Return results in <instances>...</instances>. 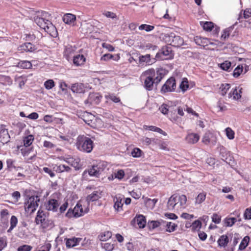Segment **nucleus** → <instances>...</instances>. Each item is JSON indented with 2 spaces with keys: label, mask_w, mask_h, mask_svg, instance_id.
<instances>
[{
  "label": "nucleus",
  "mask_w": 251,
  "mask_h": 251,
  "mask_svg": "<svg viewBox=\"0 0 251 251\" xmlns=\"http://www.w3.org/2000/svg\"><path fill=\"white\" fill-rule=\"evenodd\" d=\"M65 161L69 164L71 165L72 166L74 167L76 169H78L79 168V160L78 159H75L73 157L67 158L65 160Z\"/></svg>",
  "instance_id": "30"
},
{
  "label": "nucleus",
  "mask_w": 251,
  "mask_h": 251,
  "mask_svg": "<svg viewBox=\"0 0 251 251\" xmlns=\"http://www.w3.org/2000/svg\"><path fill=\"white\" fill-rule=\"evenodd\" d=\"M187 197L184 195H173L168 200L167 208L169 210H179L186 206Z\"/></svg>",
  "instance_id": "2"
},
{
  "label": "nucleus",
  "mask_w": 251,
  "mask_h": 251,
  "mask_svg": "<svg viewBox=\"0 0 251 251\" xmlns=\"http://www.w3.org/2000/svg\"><path fill=\"white\" fill-rule=\"evenodd\" d=\"M195 41L197 45L203 47L211 44L208 39L201 36H196L195 38Z\"/></svg>",
  "instance_id": "21"
},
{
  "label": "nucleus",
  "mask_w": 251,
  "mask_h": 251,
  "mask_svg": "<svg viewBox=\"0 0 251 251\" xmlns=\"http://www.w3.org/2000/svg\"><path fill=\"white\" fill-rule=\"evenodd\" d=\"M229 88L230 84L227 83L222 84L220 87V89L221 90V94L224 96H226V94L227 93V92Z\"/></svg>",
  "instance_id": "44"
},
{
  "label": "nucleus",
  "mask_w": 251,
  "mask_h": 251,
  "mask_svg": "<svg viewBox=\"0 0 251 251\" xmlns=\"http://www.w3.org/2000/svg\"><path fill=\"white\" fill-rule=\"evenodd\" d=\"M244 218L246 220L251 219V208H247L244 213Z\"/></svg>",
  "instance_id": "64"
},
{
  "label": "nucleus",
  "mask_w": 251,
  "mask_h": 251,
  "mask_svg": "<svg viewBox=\"0 0 251 251\" xmlns=\"http://www.w3.org/2000/svg\"><path fill=\"white\" fill-rule=\"evenodd\" d=\"M114 174V177L119 180L122 179L125 175V172L123 170H119L117 172H115Z\"/></svg>",
  "instance_id": "53"
},
{
  "label": "nucleus",
  "mask_w": 251,
  "mask_h": 251,
  "mask_svg": "<svg viewBox=\"0 0 251 251\" xmlns=\"http://www.w3.org/2000/svg\"><path fill=\"white\" fill-rule=\"evenodd\" d=\"M250 238L249 236H245L241 242L239 247V250H243L248 246Z\"/></svg>",
  "instance_id": "40"
},
{
  "label": "nucleus",
  "mask_w": 251,
  "mask_h": 251,
  "mask_svg": "<svg viewBox=\"0 0 251 251\" xmlns=\"http://www.w3.org/2000/svg\"><path fill=\"white\" fill-rule=\"evenodd\" d=\"M85 62V58L83 55H77L74 56L73 59L74 63L76 66H80Z\"/></svg>",
  "instance_id": "28"
},
{
  "label": "nucleus",
  "mask_w": 251,
  "mask_h": 251,
  "mask_svg": "<svg viewBox=\"0 0 251 251\" xmlns=\"http://www.w3.org/2000/svg\"><path fill=\"white\" fill-rule=\"evenodd\" d=\"M144 128L145 129H149L150 130L155 131L161 134H163L164 133V135L165 134V132H164V131L161 128L153 126H144Z\"/></svg>",
  "instance_id": "39"
},
{
  "label": "nucleus",
  "mask_w": 251,
  "mask_h": 251,
  "mask_svg": "<svg viewBox=\"0 0 251 251\" xmlns=\"http://www.w3.org/2000/svg\"><path fill=\"white\" fill-rule=\"evenodd\" d=\"M242 90V88H239V87H238V90L237 87L232 88L227 96L226 97V99H232L234 100H239L241 98Z\"/></svg>",
  "instance_id": "11"
},
{
  "label": "nucleus",
  "mask_w": 251,
  "mask_h": 251,
  "mask_svg": "<svg viewBox=\"0 0 251 251\" xmlns=\"http://www.w3.org/2000/svg\"><path fill=\"white\" fill-rule=\"evenodd\" d=\"M154 26L148 25L146 24L141 25L139 26V29L140 30H145L147 32H150L154 29Z\"/></svg>",
  "instance_id": "49"
},
{
  "label": "nucleus",
  "mask_w": 251,
  "mask_h": 251,
  "mask_svg": "<svg viewBox=\"0 0 251 251\" xmlns=\"http://www.w3.org/2000/svg\"><path fill=\"white\" fill-rule=\"evenodd\" d=\"M40 199L38 196H32L28 198L25 203V209L26 211L33 212L38 206Z\"/></svg>",
  "instance_id": "5"
},
{
  "label": "nucleus",
  "mask_w": 251,
  "mask_h": 251,
  "mask_svg": "<svg viewBox=\"0 0 251 251\" xmlns=\"http://www.w3.org/2000/svg\"><path fill=\"white\" fill-rule=\"evenodd\" d=\"M189 85L188 84V82L184 79L181 82L179 88L183 92H185L188 88Z\"/></svg>",
  "instance_id": "62"
},
{
  "label": "nucleus",
  "mask_w": 251,
  "mask_h": 251,
  "mask_svg": "<svg viewBox=\"0 0 251 251\" xmlns=\"http://www.w3.org/2000/svg\"><path fill=\"white\" fill-rule=\"evenodd\" d=\"M201 223L200 221H195L193 223L191 227L193 230H198L201 227Z\"/></svg>",
  "instance_id": "60"
},
{
  "label": "nucleus",
  "mask_w": 251,
  "mask_h": 251,
  "mask_svg": "<svg viewBox=\"0 0 251 251\" xmlns=\"http://www.w3.org/2000/svg\"><path fill=\"white\" fill-rule=\"evenodd\" d=\"M200 139V136L198 134L195 133H190L187 135L185 137L186 142L191 144L197 143Z\"/></svg>",
  "instance_id": "14"
},
{
  "label": "nucleus",
  "mask_w": 251,
  "mask_h": 251,
  "mask_svg": "<svg viewBox=\"0 0 251 251\" xmlns=\"http://www.w3.org/2000/svg\"><path fill=\"white\" fill-rule=\"evenodd\" d=\"M143 151H142V150H141L139 148H134L132 151H131V155L133 157H140L142 156V154H143Z\"/></svg>",
  "instance_id": "47"
},
{
  "label": "nucleus",
  "mask_w": 251,
  "mask_h": 251,
  "mask_svg": "<svg viewBox=\"0 0 251 251\" xmlns=\"http://www.w3.org/2000/svg\"><path fill=\"white\" fill-rule=\"evenodd\" d=\"M10 135L8 130L6 128H2L0 130V142L3 144L7 143L10 141Z\"/></svg>",
  "instance_id": "16"
},
{
  "label": "nucleus",
  "mask_w": 251,
  "mask_h": 251,
  "mask_svg": "<svg viewBox=\"0 0 251 251\" xmlns=\"http://www.w3.org/2000/svg\"><path fill=\"white\" fill-rule=\"evenodd\" d=\"M174 33H171L170 34H166L164 35V41L169 44L170 45H173V38H174Z\"/></svg>",
  "instance_id": "42"
},
{
  "label": "nucleus",
  "mask_w": 251,
  "mask_h": 251,
  "mask_svg": "<svg viewBox=\"0 0 251 251\" xmlns=\"http://www.w3.org/2000/svg\"><path fill=\"white\" fill-rule=\"evenodd\" d=\"M212 221L215 224H219L221 221V217L217 214L214 213L212 216Z\"/></svg>",
  "instance_id": "61"
},
{
  "label": "nucleus",
  "mask_w": 251,
  "mask_h": 251,
  "mask_svg": "<svg viewBox=\"0 0 251 251\" xmlns=\"http://www.w3.org/2000/svg\"><path fill=\"white\" fill-rule=\"evenodd\" d=\"M133 221L137 224L139 228L145 227L146 225V218L143 215H139L136 216Z\"/></svg>",
  "instance_id": "17"
},
{
  "label": "nucleus",
  "mask_w": 251,
  "mask_h": 251,
  "mask_svg": "<svg viewBox=\"0 0 251 251\" xmlns=\"http://www.w3.org/2000/svg\"><path fill=\"white\" fill-rule=\"evenodd\" d=\"M156 59L155 58H151L149 54L145 55H140L139 57V63L141 65H151L155 62Z\"/></svg>",
  "instance_id": "10"
},
{
  "label": "nucleus",
  "mask_w": 251,
  "mask_h": 251,
  "mask_svg": "<svg viewBox=\"0 0 251 251\" xmlns=\"http://www.w3.org/2000/svg\"><path fill=\"white\" fill-rule=\"evenodd\" d=\"M18 66L23 69H29L31 67L32 64L28 61H21L18 63Z\"/></svg>",
  "instance_id": "43"
},
{
  "label": "nucleus",
  "mask_w": 251,
  "mask_h": 251,
  "mask_svg": "<svg viewBox=\"0 0 251 251\" xmlns=\"http://www.w3.org/2000/svg\"><path fill=\"white\" fill-rule=\"evenodd\" d=\"M71 90L74 93H83L85 91L84 85L82 83H75L71 86Z\"/></svg>",
  "instance_id": "20"
},
{
  "label": "nucleus",
  "mask_w": 251,
  "mask_h": 251,
  "mask_svg": "<svg viewBox=\"0 0 251 251\" xmlns=\"http://www.w3.org/2000/svg\"><path fill=\"white\" fill-rule=\"evenodd\" d=\"M59 205V203L57 200L50 199L48 201L46 207L48 210L56 212L57 211Z\"/></svg>",
  "instance_id": "12"
},
{
  "label": "nucleus",
  "mask_w": 251,
  "mask_h": 251,
  "mask_svg": "<svg viewBox=\"0 0 251 251\" xmlns=\"http://www.w3.org/2000/svg\"><path fill=\"white\" fill-rule=\"evenodd\" d=\"M34 140V137L32 135H29L25 137L23 140L24 147H27L30 146Z\"/></svg>",
  "instance_id": "35"
},
{
  "label": "nucleus",
  "mask_w": 251,
  "mask_h": 251,
  "mask_svg": "<svg viewBox=\"0 0 251 251\" xmlns=\"http://www.w3.org/2000/svg\"><path fill=\"white\" fill-rule=\"evenodd\" d=\"M173 46L174 47H180L183 44L184 41L183 39L180 37L179 36L176 35L174 33L173 41Z\"/></svg>",
  "instance_id": "31"
},
{
  "label": "nucleus",
  "mask_w": 251,
  "mask_h": 251,
  "mask_svg": "<svg viewBox=\"0 0 251 251\" xmlns=\"http://www.w3.org/2000/svg\"><path fill=\"white\" fill-rule=\"evenodd\" d=\"M141 48L145 50H151L152 51L155 50L157 49L156 45H152L151 43H146L141 46Z\"/></svg>",
  "instance_id": "38"
},
{
  "label": "nucleus",
  "mask_w": 251,
  "mask_h": 251,
  "mask_svg": "<svg viewBox=\"0 0 251 251\" xmlns=\"http://www.w3.org/2000/svg\"><path fill=\"white\" fill-rule=\"evenodd\" d=\"M122 199H116V201H115V204L114 205V207L117 211L120 210V209L122 208V206L123 205V203L122 202Z\"/></svg>",
  "instance_id": "54"
},
{
  "label": "nucleus",
  "mask_w": 251,
  "mask_h": 251,
  "mask_svg": "<svg viewBox=\"0 0 251 251\" xmlns=\"http://www.w3.org/2000/svg\"><path fill=\"white\" fill-rule=\"evenodd\" d=\"M15 81L19 84V86L20 88H22L24 86L25 82V80L21 76L16 77Z\"/></svg>",
  "instance_id": "55"
},
{
  "label": "nucleus",
  "mask_w": 251,
  "mask_h": 251,
  "mask_svg": "<svg viewBox=\"0 0 251 251\" xmlns=\"http://www.w3.org/2000/svg\"><path fill=\"white\" fill-rule=\"evenodd\" d=\"M169 107L168 105L163 104L160 106L159 109L162 114L165 115L168 113L169 111Z\"/></svg>",
  "instance_id": "59"
},
{
  "label": "nucleus",
  "mask_w": 251,
  "mask_h": 251,
  "mask_svg": "<svg viewBox=\"0 0 251 251\" xmlns=\"http://www.w3.org/2000/svg\"><path fill=\"white\" fill-rule=\"evenodd\" d=\"M53 169L58 173L63 172H69L71 170V168L66 165L63 164H60L59 165H55L53 167Z\"/></svg>",
  "instance_id": "23"
},
{
  "label": "nucleus",
  "mask_w": 251,
  "mask_h": 251,
  "mask_svg": "<svg viewBox=\"0 0 251 251\" xmlns=\"http://www.w3.org/2000/svg\"><path fill=\"white\" fill-rule=\"evenodd\" d=\"M48 13L45 12H42L41 14H39L34 17V22L50 35L55 36L57 33L56 27L49 20L45 19Z\"/></svg>",
  "instance_id": "1"
},
{
  "label": "nucleus",
  "mask_w": 251,
  "mask_h": 251,
  "mask_svg": "<svg viewBox=\"0 0 251 251\" xmlns=\"http://www.w3.org/2000/svg\"><path fill=\"white\" fill-rule=\"evenodd\" d=\"M142 199L144 200V202L146 206L151 209H152L154 207L157 200L156 199H151L147 197H145L144 196L143 197Z\"/></svg>",
  "instance_id": "22"
},
{
  "label": "nucleus",
  "mask_w": 251,
  "mask_h": 251,
  "mask_svg": "<svg viewBox=\"0 0 251 251\" xmlns=\"http://www.w3.org/2000/svg\"><path fill=\"white\" fill-rule=\"evenodd\" d=\"M46 220V215L43 211H38L35 219V222L37 224H41L44 223Z\"/></svg>",
  "instance_id": "29"
},
{
  "label": "nucleus",
  "mask_w": 251,
  "mask_h": 251,
  "mask_svg": "<svg viewBox=\"0 0 251 251\" xmlns=\"http://www.w3.org/2000/svg\"><path fill=\"white\" fill-rule=\"evenodd\" d=\"M105 98L106 100H110L115 103L120 102V99L119 97H117L114 94H108L105 95Z\"/></svg>",
  "instance_id": "41"
},
{
  "label": "nucleus",
  "mask_w": 251,
  "mask_h": 251,
  "mask_svg": "<svg viewBox=\"0 0 251 251\" xmlns=\"http://www.w3.org/2000/svg\"><path fill=\"white\" fill-rule=\"evenodd\" d=\"M19 149H20L21 153L23 156H27L29 155L30 151L32 149H27V147H24L23 146L18 147Z\"/></svg>",
  "instance_id": "52"
},
{
  "label": "nucleus",
  "mask_w": 251,
  "mask_h": 251,
  "mask_svg": "<svg viewBox=\"0 0 251 251\" xmlns=\"http://www.w3.org/2000/svg\"><path fill=\"white\" fill-rule=\"evenodd\" d=\"M217 242L219 246L225 248L229 242V238L226 235H223L220 237Z\"/></svg>",
  "instance_id": "24"
},
{
  "label": "nucleus",
  "mask_w": 251,
  "mask_h": 251,
  "mask_svg": "<svg viewBox=\"0 0 251 251\" xmlns=\"http://www.w3.org/2000/svg\"><path fill=\"white\" fill-rule=\"evenodd\" d=\"M101 96L98 93L90 94L85 103H90L91 104H98L100 101Z\"/></svg>",
  "instance_id": "13"
},
{
  "label": "nucleus",
  "mask_w": 251,
  "mask_h": 251,
  "mask_svg": "<svg viewBox=\"0 0 251 251\" xmlns=\"http://www.w3.org/2000/svg\"><path fill=\"white\" fill-rule=\"evenodd\" d=\"M81 240L82 238H81L73 237L68 239L66 241V245L67 248H73L78 245Z\"/></svg>",
  "instance_id": "18"
},
{
  "label": "nucleus",
  "mask_w": 251,
  "mask_h": 251,
  "mask_svg": "<svg viewBox=\"0 0 251 251\" xmlns=\"http://www.w3.org/2000/svg\"><path fill=\"white\" fill-rule=\"evenodd\" d=\"M165 70L163 69H158L156 72H155V75L156 76L154 77L155 78V83L157 84H158L163 77L165 75Z\"/></svg>",
  "instance_id": "25"
},
{
  "label": "nucleus",
  "mask_w": 251,
  "mask_h": 251,
  "mask_svg": "<svg viewBox=\"0 0 251 251\" xmlns=\"http://www.w3.org/2000/svg\"><path fill=\"white\" fill-rule=\"evenodd\" d=\"M87 172L90 176H96L97 177L100 176L96 168H95L94 164L92 166L91 168L88 170Z\"/></svg>",
  "instance_id": "48"
},
{
  "label": "nucleus",
  "mask_w": 251,
  "mask_h": 251,
  "mask_svg": "<svg viewBox=\"0 0 251 251\" xmlns=\"http://www.w3.org/2000/svg\"><path fill=\"white\" fill-rule=\"evenodd\" d=\"M231 31V29L230 28H226L225 29L221 35V38L225 40L229 36Z\"/></svg>",
  "instance_id": "56"
},
{
  "label": "nucleus",
  "mask_w": 251,
  "mask_h": 251,
  "mask_svg": "<svg viewBox=\"0 0 251 251\" xmlns=\"http://www.w3.org/2000/svg\"><path fill=\"white\" fill-rule=\"evenodd\" d=\"M236 221L237 219L235 218L226 217L224 220L223 222L225 226L230 227L232 226Z\"/></svg>",
  "instance_id": "34"
},
{
  "label": "nucleus",
  "mask_w": 251,
  "mask_h": 251,
  "mask_svg": "<svg viewBox=\"0 0 251 251\" xmlns=\"http://www.w3.org/2000/svg\"><path fill=\"white\" fill-rule=\"evenodd\" d=\"M171 50L168 47H163L155 55L156 60H164L170 58Z\"/></svg>",
  "instance_id": "9"
},
{
  "label": "nucleus",
  "mask_w": 251,
  "mask_h": 251,
  "mask_svg": "<svg viewBox=\"0 0 251 251\" xmlns=\"http://www.w3.org/2000/svg\"><path fill=\"white\" fill-rule=\"evenodd\" d=\"M103 15L107 18H111L112 19L117 18V15L116 14L112 12L105 11L103 12Z\"/></svg>",
  "instance_id": "58"
},
{
  "label": "nucleus",
  "mask_w": 251,
  "mask_h": 251,
  "mask_svg": "<svg viewBox=\"0 0 251 251\" xmlns=\"http://www.w3.org/2000/svg\"><path fill=\"white\" fill-rule=\"evenodd\" d=\"M155 71L153 69H150L144 72L141 78L144 80V87L149 91L153 89V84L155 83Z\"/></svg>",
  "instance_id": "4"
},
{
  "label": "nucleus",
  "mask_w": 251,
  "mask_h": 251,
  "mask_svg": "<svg viewBox=\"0 0 251 251\" xmlns=\"http://www.w3.org/2000/svg\"><path fill=\"white\" fill-rule=\"evenodd\" d=\"M226 135L227 137L230 139L232 140L234 138V132L232 130V129L230 127H227L225 129Z\"/></svg>",
  "instance_id": "50"
},
{
  "label": "nucleus",
  "mask_w": 251,
  "mask_h": 251,
  "mask_svg": "<svg viewBox=\"0 0 251 251\" xmlns=\"http://www.w3.org/2000/svg\"><path fill=\"white\" fill-rule=\"evenodd\" d=\"M18 223V219L15 216H12L10 219V226L8 229L7 231L10 232L17 226Z\"/></svg>",
  "instance_id": "45"
},
{
  "label": "nucleus",
  "mask_w": 251,
  "mask_h": 251,
  "mask_svg": "<svg viewBox=\"0 0 251 251\" xmlns=\"http://www.w3.org/2000/svg\"><path fill=\"white\" fill-rule=\"evenodd\" d=\"M201 24L202 25L203 29L206 31H211L214 27L213 23L210 22H205L202 24L201 23Z\"/></svg>",
  "instance_id": "46"
},
{
  "label": "nucleus",
  "mask_w": 251,
  "mask_h": 251,
  "mask_svg": "<svg viewBox=\"0 0 251 251\" xmlns=\"http://www.w3.org/2000/svg\"><path fill=\"white\" fill-rule=\"evenodd\" d=\"M54 85V82L52 79L48 80L44 82V86L48 90L52 89Z\"/></svg>",
  "instance_id": "51"
},
{
  "label": "nucleus",
  "mask_w": 251,
  "mask_h": 251,
  "mask_svg": "<svg viewBox=\"0 0 251 251\" xmlns=\"http://www.w3.org/2000/svg\"><path fill=\"white\" fill-rule=\"evenodd\" d=\"M32 249V247L31 246L27 245H24L23 246H21L18 247L17 251H30Z\"/></svg>",
  "instance_id": "57"
},
{
  "label": "nucleus",
  "mask_w": 251,
  "mask_h": 251,
  "mask_svg": "<svg viewBox=\"0 0 251 251\" xmlns=\"http://www.w3.org/2000/svg\"><path fill=\"white\" fill-rule=\"evenodd\" d=\"M217 141L216 135L209 131L206 132L203 135L201 142L207 146L213 147L215 146Z\"/></svg>",
  "instance_id": "6"
},
{
  "label": "nucleus",
  "mask_w": 251,
  "mask_h": 251,
  "mask_svg": "<svg viewBox=\"0 0 251 251\" xmlns=\"http://www.w3.org/2000/svg\"><path fill=\"white\" fill-rule=\"evenodd\" d=\"M76 20V17L75 15L67 13L64 15L63 17V22L68 25H74V23Z\"/></svg>",
  "instance_id": "19"
},
{
  "label": "nucleus",
  "mask_w": 251,
  "mask_h": 251,
  "mask_svg": "<svg viewBox=\"0 0 251 251\" xmlns=\"http://www.w3.org/2000/svg\"><path fill=\"white\" fill-rule=\"evenodd\" d=\"M112 236V233L110 231H105L99 236L100 240L101 241H105L110 239Z\"/></svg>",
  "instance_id": "37"
},
{
  "label": "nucleus",
  "mask_w": 251,
  "mask_h": 251,
  "mask_svg": "<svg viewBox=\"0 0 251 251\" xmlns=\"http://www.w3.org/2000/svg\"><path fill=\"white\" fill-rule=\"evenodd\" d=\"M162 225L163 226H166V231L169 232L174 231L176 226L175 224L172 222H166L162 221Z\"/></svg>",
  "instance_id": "33"
},
{
  "label": "nucleus",
  "mask_w": 251,
  "mask_h": 251,
  "mask_svg": "<svg viewBox=\"0 0 251 251\" xmlns=\"http://www.w3.org/2000/svg\"><path fill=\"white\" fill-rule=\"evenodd\" d=\"M83 213L84 212L83 211L82 205L77 203L73 210L69 209L66 215L68 217H72V216L75 217H79L81 216Z\"/></svg>",
  "instance_id": "8"
},
{
  "label": "nucleus",
  "mask_w": 251,
  "mask_h": 251,
  "mask_svg": "<svg viewBox=\"0 0 251 251\" xmlns=\"http://www.w3.org/2000/svg\"><path fill=\"white\" fill-rule=\"evenodd\" d=\"M176 87V81L174 78L171 77L168 79L163 85L161 91L162 92L166 93L174 91Z\"/></svg>",
  "instance_id": "7"
},
{
  "label": "nucleus",
  "mask_w": 251,
  "mask_h": 251,
  "mask_svg": "<svg viewBox=\"0 0 251 251\" xmlns=\"http://www.w3.org/2000/svg\"><path fill=\"white\" fill-rule=\"evenodd\" d=\"M18 50L21 52H32L35 50V46L30 43H25L20 45L18 48Z\"/></svg>",
  "instance_id": "15"
},
{
  "label": "nucleus",
  "mask_w": 251,
  "mask_h": 251,
  "mask_svg": "<svg viewBox=\"0 0 251 251\" xmlns=\"http://www.w3.org/2000/svg\"><path fill=\"white\" fill-rule=\"evenodd\" d=\"M94 166L100 176L107 167V164L105 162L100 161L94 164Z\"/></svg>",
  "instance_id": "26"
},
{
  "label": "nucleus",
  "mask_w": 251,
  "mask_h": 251,
  "mask_svg": "<svg viewBox=\"0 0 251 251\" xmlns=\"http://www.w3.org/2000/svg\"><path fill=\"white\" fill-rule=\"evenodd\" d=\"M75 146L80 151L90 153L94 148L93 141L84 135H79L76 140Z\"/></svg>",
  "instance_id": "3"
},
{
  "label": "nucleus",
  "mask_w": 251,
  "mask_h": 251,
  "mask_svg": "<svg viewBox=\"0 0 251 251\" xmlns=\"http://www.w3.org/2000/svg\"><path fill=\"white\" fill-rule=\"evenodd\" d=\"M0 83L4 85H11L12 80L9 76L0 75Z\"/></svg>",
  "instance_id": "32"
},
{
  "label": "nucleus",
  "mask_w": 251,
  "mask_h": 251,
  "mask_svg": "<svg viewBox=\"0 0 251 251\" xmlns=\"http://www.w3.org/2000/svg\"><path fill=\"white\" fill-rule=\"evenodd\" d=\"M206 193L204 192L200 193L195 199L196 204H201L203 202L206 198Z\"/></svg>",
  "instance_id": "36"
},
{
  "label": "nucleus",
  "mask_w": 251,
  "mask_h": 251,
  "mask_svg": "<svg viewBox=\"0 0 251 251\" xmlns=\"http://www.w3.org/2000/svg\"><path fill=\"white\" fill-rule=\"evenodd\" d=\"M100 195L101 193L98 191H94L87 197V201L88 202H90L91 201H97L100 197Z\"/></svg>",
  "instance_id": "27"
},
{
  "label": "nucleus",
  "mask_w": 251,
  "mask_h": 251,
  "mask_svg": "<svg viewBox=\"0 0 251 251\" xmlns=\"http://www.w3.org/2000/svg\"><path fill=\"white\" fill-rule=\"evenodd\" d=\"M243 71V67H240V66L237 67L234 70L233 75L234 77H237L240 75Z\"/></svg>",
  "instance_id": "63"
}]
</instances>
